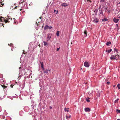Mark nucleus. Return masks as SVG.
<instances>
[{
	"instance_id": "f257e3e1",
	"label": "nucleus",
	"mask_w": 120,
	"mask_h": 120,
	"mask_svg": "<svg viewBox=\"0 0 120 120\" xmlns=\"http://www.w3.org/2000/svg\"><path fill=\"white\" fill-rule=\"evenodd\" d=\"M98 10L99 13V15H104L103 11L101 8V5L99 6L98 8Z\"/></svg>"
},
{
	"instance_id": "f03ea898",
	"label": "nucleus",
	"mask_w": 120,
	"mask_h": 120,
	"mask_svg": "<svg viewBox=\"0 0 120 120\" xmlns=\"http://www.w3.org/2000/svg\"><path fill=\"white\" fill-rule=\"evenodd\" d=\"M116 56H115V55H111L110 57V59L111 60H112V59H113L114 60H117V57H116Z\"/></svg>"
},
{
	"instance_id": "7ed1b4c3",
	"label": "nucleus",
	"mask_w": 120,
	"mask_h": 120,
	"mask_svg": "<svg viewBox=\"0 0 120 120\" xmlns=\"http://www.w3.org/2000/svg\"><path fill=\"white\" fill-rule=\"evenodd\" d=\"M51 35L49 34H48L47 35V40L48 41H49L50 40V39L51 38Z\"/></svg>"
},
{
	"instance_id": "20e7f679",
	"label": "nucleus",
	"mask_w": 120,
	"mask_h": 120,
	"mask_svg": "<svg viewBox=\"0 0 120 120\" xmlns=\"http://www.w3.org/2000/svg\"><path fill=\"white\" fill-rule=\"evenodd\" d=\"M84 65L86 67H88L89 66V65L88 63L87 62H85L84 64Z\"/></svg>"
},
{
	"instance_id": "39448f33",
	"label": "nucleus",
	"mask_w": 120,
	"mask_h": 120,
	"mask_svg": "<svg viewBox=\"0 0 120 120\" xmlns=\"http://www.w3.org/2000/svg\"><path fill=\"white\" fill-rule=\"evenodd\" d=\"M99 19L96 18H95L93 20V22L96 23H97L99 22Z\"/></svg>"
},
{
	"instance_id": "423d86ee",
	"label": "nucleus",
	"mask_w": 120,
	"mask_h": 120,
	"mask_svg": "<svg viewBox=\"0 0 120 120\" xmlns=\"http://www.w3.org/2000/svg\"><path fill=\"white\" fill-rule=\"evenodd\" d=\"M84 110L86 112H89L90 111V109L89 108H85Z\"/></svg>"
},
{
	"instance_id": "0eeeda50",
	"label": "nucleus",
	"mask_w": 120,
	"mask_h": 120,
	"mask_svg": "<svg viewBox=\"0 0 120 120\" xmlns=\"http://www.w3.org/2000/svg\"><path fill=\"white\" fill-rule=\"evenodd\" d=\"M113 20L115 22L117 23L119 21V19H116L115 18H114L113 19Z\"/></svg>"
},
{
	"instance_id": "6e6552de",
	"label": "nucleus",
	"mask_w": 120,
	"mask_h": 120,
	"mask_svg": "<svg viewBox=\"0 0 120 120\" xmlns=\"http://www.w3.org/2000/svg\"><path fill=\"white\" fill-rule=\"evenodd\" d=\"M61 6H62L66 7L68 6L67 4L65 3H64L61 4Z\"/></svg>"
},
{
	"instance_id": "1a4fd4ad",
	"label": "nucleus",
	"mask_w": 120,
	"mask_h": 120,
	"mask_svg": "<svg viewBox=\"0 0 120 120\" xmlns=\"http://www.w3.org/2000/svg\"><path fill=\"white\" fill-rule=\"evenodd\" d=\"M50 71V70L49 69H48L44 71V73H48V71Z\"/></svg>"
},
{
	"instance_id": "9d476101",
	"label": "nucleus",
	"mask_w": 120,
	"mask_h": 120,
	"mask_svg": "<svg viewBox=\"0 0 120 120\" xmlns=\"http://www.w3.org/2000/svg\"><path fill=\"white\" fill-rule=\"evenodd\" d=\"M5 21V20L4 19V18L3 17H0V21L1 22H2L3 21Z\"/></svg>"
},
{
	"instance_id": "9b49d317",
	"label": "nucleus",
	"mask_w": 120,
	"mask_h": 120,
	"mask_svg": "<svg viewBox=\"0 0 120 120\" xmlns=\"http://www.w3.org/2000/svg\"><path fill=\"white\" fill-rule=\"evenodd\" d=\"M98 10L97 9H96L94 10V12L95 13V15H97V12Z\"/></svg>"
},
{
	"instance_id": "f8f14e48",
	"label": "nucleus",
	"mask_w": 120,
	"mask_h": 120,
	"mask_svg": "<svg viewBox=\"0 0 120 120\" xmlns=\"http://www.w3.org/2000/svg\"><path fill=\"white\" fill-rule=\"evenodd\" d=\"M84 36L86 37L87 36L86 30H84Z\"/></svg>"
},
{
	"instance_id": "ddd939ff",
	"label": "nucleus",
	"mask_w": 120,
	"mask_h": 120,
	"mask_svg": "<svg viewBox=\"0 0 120 120\" xmlns=\"http://www.w3.org/2000/svg\"><path fill=\"white\" fill-rule=\"evenodd\" d=\"M108 19L104 17L103 19H102V20L103 22L107 21Z\"/></svg>"
},
{
	"instance_id": "4468645a",
	"label": "nucleus",
	"mask_w": 120,
	"mask_h": 120,
	"mask_svg": "<svg viewBox=\"0 0 120 120\" xmlns=\"http://www.w3.org/2000/svg\"><path fill=\"white\" fill-rule=\"evenodd\" d=\"M64 111L65 112H68L69 111V108H65L64 109Z\"/></svg>"
},
{
	"instance_id": "2eb2a0df",
	"label": "nucleus",
	"mask_w": 120,
	"mask_h": 120,
	"mask_svg": "<svg viewBox=\"0 0 120 120\" xmlns=\"http://www.w3.org/2000/svg\"><path fill=\"white\" fill-rule=\"evenodd\" d=\"M90 98H86V100L87 102H90Z\"/></svg>"
},
{
	"instance_id": "dca6fc26",
	"label": "nucleus",
	"mask_w": 120,
	"mask_h": 120,
	"mask_svg": "<svg viewBox=\"0 0 120 120\" xmlns=\"http://www.w3.org/2000/svg\"><path fill=\"white\" fill-rule=\"evenodd\" d=\"M114 52H116V53H118V50L116 48H115L114 49Z\"/></svg>"
},
{
	"instance_id": "f3484780",
	"label": "nucleus",
	"mask_w": 120,
	"mask_h": 120,
	"mask_svg": "<svg viewBox=\"0 0 120 120\" xmlns=\"http://www.w3.org/2000/svg\"><path fill=\"white\" fill-rule=\"evenodd\" d=\"M48 25H46L44 27V29L45 30H46L47 29H48Z\"/></svg>"
},
{
	"instance_id": "a211bd4d",
	"label": "nucleus",
	"mask_w": 120,
	"mask_h": 120,
	"mask_svg": "<svg viewBox=\"0 0 120 120\" xmlns=\"http://www.w3.org/2000/svg\"><path fill=\"white\" fill-rule=\"evenodd\" d=\"M112 50L111 49H110L108 50V51L106 50V52H107V51L108 52L110 53V52Z\"/></svg>"
},
{
	"instance_id": "6ab92c4d",
	"label": "nucleus",
	"mask_w": 120,
	"mask_h": 120,
	"mask_svg": "<svg viewBox=\"0 0 120 120\" xmlns=\"http://www.w3.org/2000/svg\"><path fill=\"white\" fill-rule=\"evenodd\" d=\"M43 42L44 43V45L46 46L47 45V43L45 41H43Z\"/></svg>"
},
{
	"instance_id": "aec40b11",
	"label": "nucleus",
	"mask_w": 120,
	"mask_h": 120,
	"mask_svg": "<svg viewBox=\"0 0 120 120\" xmlns=\"http://www.w3.org/2000/svg\"><path fill=\"white\" fill-rule=\"evenodd\" d=\"M111 44V42L110 41H109L106 43V45H109V44Z\"/></svg>"
},
{
	"instance_id": "412c9836",
	"label": "nucleus",
	"mask_w": 120,
	"mask_h": 120,
	"mask_svg": "<svg viewBox=\"0 0 120 120\" xmlns=\"http://www.w3.org/2000/svg\"><path fill=\"white\" fill-rule=\"evenodd\" d=\"M41 64V67H44V65L43 64V63L42 62H40Z\"/></svg>"
},
{
	"instance_id": "4be33fe9",
	"label": "nucleus",
	"mask_w": 120,
	"mask_h": 120,
	"mask_svg": "<svg viewBox=\"0 0 120 120\" xmlns=\"http://www.w3.org/2000/svg\"><path fill=\"white\" fill-rule=\"evenodd\" d=\"M59 33H60V31H59L58 30L56 33V35L57 36H58L59 35Z\"/></svg>"
},
{
	"instance_id": "5701e85b",
	"label": "nucleus",
	"mask_w": 120,
	"mask_h": 120,
	"mask_svg": "<svg viewBox=\"0 0 120 120\" xmlns=\"http://www.w3.org/2000/svg\"><path fill=\"white\" fill-rule=\"evenodd\" d=\"M71 117V115L69 116H68L67 115L66 116V118L67 119H68V118H70Z\"/></svg>"
},
{
	"instance_id": "b1692460",
	"label": "nucleus",
	"mask_w": 120,
	"mask_h": 120,
	"mask_svg": "<svg viewBox=\"0 0 120 120\" xmlns=\"http://www.w3.org/2000/svg\"><path fill=\"white\" fill-rule=\"evenodd\" d=\"M118 100H119V99L118 98H117L116 100L114 102L115 103H116L118 102Z\"/></svg>"
},
{
	"instance_id": "393cba45",
	"label": "nucleus",
	"mask_w": 120,
	"mask_h": 120,
	"mask_svg": "<svg viewBox=\"0 0 120 120\" xmlns=\"http://www.w3.org/2000/svg\"><path fill=\"white\" fill-rule=\"evenodd\" d=\"M117 86L119 89H120V85L119 84H118L117 85Z\"/></svg>"
},
{
	"instance_id": "a878e982",
	"label": "nucleus",
	"mask_w": 120,
	"mask_h": 120,
	"mask_svg": "<svg viewBox=\"0 0 120 120\" xmlns=\"http://www.w3.org/2000/svg\"><path fill=\"white\" fill-rule=\"evenodd\" d=\"M25 1V0H20V2L19 3H21Z\"/></svg>"
},
{
	"instance_id": "bb28decb",
	"label": "nucleus",
	"mask_w": 120,
	"mask_h": 120,
	"mask_svg": "<svg viewBox=\"0 0 120 120\" xmlns=\"http://www.w3.org/2000/svg\"><path fill=\"white\" fill-rule=\"evenodd\" d=\"M58 11H57L56 10H54V13H55L56 14H57L58 13Z\"/></svg>"
},
{
	"instance_id": "cd10ccee",
	"label": "nucleus",
	"mask_w": 120,
	"mask_h": 120,
	"mask_svg": "<svg viewBox=\"0 0 120 120\" xmlns=\"http://www.w3.org/2000/svg\"><path fill=\"white\" fill-rule=\"evenodd\" d=\"M116 111L117 113H120V110L117 109L116 110Z\"/></svg>"
},
{
	"instance_id": "c85d7f7f",
	"label": "nucleus",
	"mask_w": 120,
	"mask_h": 120,
	"mask_svg": "<svg viewBox=\"0 0 120 120\" xmlns=\"http://www.w3.org/2000/svg\"><path fill=\"white\" fill-rule=\"evenodd\" d=\"M21 113H22L23 112L22 111H21L19 113V114L20 115H21V116H22V114H21Z\"/></svg>"
},
{
	"instance_id": "c756f323",
	"label": "nucleus",
	"mask_w": 120,
	"mask_h": 120,
	"mask_svg": "<svg viewBox=\"0 0 120 120\" xmlns=\"http://www.w3.org/2000/svg\"><path fill=\"white\" fill-rule=\"evenodd\" d=\"M115 56H116V57H117V58H118L119 59V56L118 55H115Z\"/></svg>"
},
{
	"instance_id": "7c9ffc66",
	"label": "nucleus",
	"mask_w": 120,
	"mask_h": 120,
	"mask_svg": "<svg viewBox=\"0 0 120 120\" xmlns=\"http://www.w3.org/2000/svg\"><path fill=\"white\" fill-rule=\"evenodd\" d=\"M52 28V26H48V29H51Z\"/></svg>"
},
{
	"instance_id": "2f4dec72",
	"label": "nucleus",
	"mask_w": 120,
	"mask_h": 120,
	"mask_svg": "<svg viewBox=\"0 0 120 120\" xmlns=\"http://www.w3.org/2000/svg\"><path fill=\"white\" fill-rule=\"evenodd\" d=\"M0 117H1V116H2L3 119H4L5 117V116H0Z\"/></svg>"
},
{
	"instance_id": "473e14b6",
	"label": "nucleus",
	"mask_w": 120,
	"mask_h": 120,
	"mask_svg": "<svg viewBox=\"0 0 120 120\" xmlns=\"http://www.w3.org/2000/svg\"><path fill=\"white\" fill-rule=\"evenodd\" d=\"M117 6L120 7V2L118 3L117 4Z\"/></svg>"
},
{
	"instance_id": "72a5a7b5",
	"label": "nucleus",
	"mask_w": 120,
	"mask_h": 120,
	"mask_svg": "<svg viewBox=\"0 0 120 120\" xmlns=\"http://www.w3.org/2000/svg\"><path fill=\"white\" fill-rule=\"evenodd\" d=\"M105 0H100V2H104L105 1Z\"/></svg>"
},
{
	"instance_id": "f704fd0d",
	"label": "nucleus",
	"mask_w": 120,
	"mask_h": 120,
	"mask_svg": "<svg viewBox=\"0 0 120 120\" xmlns=\"http://www.w3.org/2000/svg\"><path fill=\"white\" fill-rule=\"evenodd\" d=\"M108 11V8H105V12Z\"/></svg>"
},
{
	"instance_id": "c9c22d12",
	"label": "nucleus",
	"mask_w": 120,
	"mask_h": 120,
	"mask_svg": "<svg viewBox=\"0 0 120 120\" xmlns=\"http://www.w3.org/2000/svg\"><path fill=\"white\" fill-rule=\"evenodd\" d=\"M60 49V48H58L56 50L57 51H58Z\"/></svg>"
},
{
	"instance_id": "e433bc0d",
	"label": "nucleus",
	"mask_w": 120,
	"mask_h": 120,
	"mask_svg": "<svg viewBox=\"0 0 120 120\" xmlns=\"http://www.w3.org/2000/svg\"><path fill=\"white\" fill-rule=\"evenodd\" d=\"M8 21V20H7L5 21V23H6Z\"/></svg>"
},
{
	"instance_id": "4c0bfd02",
	"label": "nucleus",
	"mask_w": 120,
	"mask_h": 120,
	"mask_svg": "<svg viewBox=\"0 0 120 120\" xmlns=\"http://www.w3.org/2000/svg\"><path fill=\"white\" fill-rule=\"evenodd\" d=\"M31 107H32V109H34V106L33 105H31Z\"/></svg>"
},
{
	"instance_id": "58836bf2",
	"label": "nucleus",
	"mask_w": 120,
	"mask_h": 120,
	"mask_svg": "<svg viewBox=\"0 0 120 120\" xmlns=\"http://www.w3.org/2000/svg\"><path fill=\"white\" fill-rule=\"evenodd\" d=\"M107 84L109 85L110 84V82H107Z\"/></svg>"
},
{
	"instance_id": "ea45409f",
	"label": "nucleus",
	"mask_w": 120,
	"mask_h": 120,
	"mask_svg": "<svg viewBox=\"0 0 120 120\" xmlns=\"http://www.w3.org/2000/svg\"><path fill=\"white\" fill-rule=\"evenodd\" d=\"M1 107L0 106V112H1Z\"/></svg>"
},
{
	"instance_id": "a19ab883",
	"label": "nucleus",
	"mask_w": 120,
	"mask_h": 120,
	"mask_svg": "<svg viewBox=\"0 0 120 120\" xmlns=\"http://www.w3.org/2000/svg\"><path fill=\"white\" fill-rule=\"evenodd\" d=\"M110 11L109 10L108 11V13L109 14L110 13Z\"/></svg>"
},
{
	"instance_id": "79ce46f5",
	"label": "nucleus",
	"mask_w": 120,
	"mask_h": 120,
	"mask_svg": "<svg viewBox=\"0 0 120 120\" xmlns=\"http://www.w3.org/2000/svg\"><path fill=\"white\" fill-rule=\"evenodd\" d=\"M10 45L11 46H12L13 47V45L12 44V43H11L10 44Z\"/></svg>"
},
{
	"instance_id": "37998d69",
	"label": "nucleus",
	"mask_w": 120,
	"mask_h": 120,
	"mask_svg": "<svg viewBox=\"0 0 120 120\" xmlns=\"http://www.w3.org/2000/svg\"><path fill=\"white\" fill-rule=\"evenodd\" d=\"M41 68H42V69L43 70H44V67H43V68L42 67Z\"/></svg>"
},
{
	"instance_id": "c03bdc74",
	"label": "nucleus",
	"mask_w": 120,
	"mask_h": 120,
	"mask_svg": "<svg viewBox=\"0 0 120 120\" xmlns=\"http://www.w3.org/2000/svg\"><path fill=\"white\" fill-rule=\"evenodd\" d=\"M49 108H50V109H51L52 108V107L51 106H50Z\"/></svg>"
},
{
	"instance_id": "a18cd8bd",
	"label": "nucleus",
	"mask_w": 120,
	"mask_h": 120,
	"mask_svg": "<svg viewBox=\"0 0 120 120\" xmlns=\"http://www.w3.org/2000/svg\"><path fill=\"white\" fill-rule=\"evenodd\" d=\"M17 8V6H16L15 7V9H16Z\"/></svg>"
},
{
	"instance_id": "49530a36",
	"label": "nucleus",
	"mask_w": 120,
	"mask_h": 120,
	"mask_svg": "<svg viewBox=\"0 0 120 120\" xmlns=\"http://www.w3.org/2000/svg\"><path fill=\"white\" fill-rule=\"evenodd\" d=\"M31 45V44H30V45H29V46H30Z\"/></svg>"
},
{
	"instance_id": "de8ad7c7",
	"label": "nucleus",
	"mask_w": 120,
	"mask_h": 120,
	"mask_svg": "<svg viewBox=\"0 0 120 120\" xmlns=\"http://www.w3.org/2000/svg\"><path fill=\"white\" fill-rule=\"evenodd\" d=\"M117 120H120V119H117Z\"/></svg>"
},
{
	"instance_id": "09e8293b",
	"label": "nucleus",
	"mask_w": 120,
	"mask_h": 120,
	"mask_svg": "<svg viewBox=\"0 0 120 120\" xmlns=\"http://www.w3.org/2000/svg\"><path fill=\"white\" fill-rule=\"evenodd\" d=\"M40 18V19H41V17H40V18Z\"/></svg>"
},
{
	"instance_id": "8fccbe9b",
	"label": "nucleus",
	"mask_w": 120,
	"mask_h": 120,
	"mask_svg": "<svg viewBox=\"0 0 120 120\" xmlns=\"http://www.w3.org/2000/svg\"><path fill=\"white\" fill-rule=\"evenodd\" d=\"M8 45H9V46H10V44H8Z\"/></svg>"
},
{
	"instance_id": "3c124183",
	"label": "nucleus",
	"mask_w": 120,
	"mask_h": 120,
	"mask_svg": "<svg viewBox=\"0 0 120 120\" xmlns=\"http://www.w3.org/2000/svg\"><path fill=\"white\" fill-rule=\"evenodd\" d=\"M38 45L39 46V47H40V44H39V45Z\"/></svg>"
},
{
	"instance_id": "603ef678",
	"label": "nucleus",
	"mask_w": 120,
	"mask_h": 120,
	"mask_svg": "<svg viewBox=\"0 0 120 120\" xmlns=\"http://www.w3.org/2000/svg\"><path fill=\"white\" fill-rule=\"evenodd\" d=\"M21 68V67H19V69H20Z\"/></svg>"
},
{
	"instance_id": "864d4df0",
	"label": "nucleus",
	"mask_w": 120,
	"mask_h": 120,
	"mask_svg": "<svg viewBox=\"0 0 120 120\" xmlns=\"http://www.w3.org/2000/svg\"><path fill=\"white\" fill-rule=\"evenodd\" d=\"M2 4V5H3L4 4Z\"/></svg>"
},
{
	"instance_id": "5fc2aeb1",
	"label": "nucleus",
	"mask_w": 120,
	"mask_h": 120,
	"mask_svg": "<svg viewBox=\"0 0 120 120\" xmlns=\"http://www.w3.org/2000/svg\"><path fill=\"white\" fill-rule=\"evenodd\" d=\"M14 23H16V22H14Z\"/></svg>"
},
{
	"instance_id": "6e6d98bb",
	"label": "nucleus",
	"mask_w": 120,
	"mask_h": 120,
	"mask_svg": "<svg viewBox=\"0 0 120 120\" xmlns=\"http://www.w3.org/2000/svg\"><path fill=\"white\" fill-rule=\"evenodd\" d=\"M1 86H2V87H3V85H2Z\"/></svg>"
},
{
	"instance_id": "4d7b16f0",
	"label": "nucleus",
	"mask_w": 120,
	"mask_h": 120,
	"mask_svg": "<svg viewBox=\"0 0 120 120\" xmlns=\"http://www.w3.org/2000/svg\"><path fill=\"white\" fill-rule=\"evenodd\" d=\"M11 50L12 51V49H11Z\"/></svg>"
},
{
	"instance_id": "13d9d810",
	"label": "nucleus",
	"mask_w": 120,
	"mask_h": 120,
	"mask_svg": "<svg viewBox=\"0 0 120 120\" xmlns=\"http://www.w3.org/2000/svg\"><path fill=\"white\" fill-rule=\"evenodd\" d=\"M5 18H6V19H7V18H6V17Z\"/></svg>"
},
{
	"instance_id": "bf43d9fd",
	"label": "nucleus",
	"mask_w": 120,
	"mask_h": 120,
	"mask_svg": "<svg viewBox=\"0 0 120 120\" xmlns=\"http://www.w3.org/2000/svg\"><path fill=\"white\" fill-rule=\"evenodd\" d=\"M43 14H45L44 13H43Z\"/></svg>"
},
{
	"instance_id": "052dcab7",
	"label": "nucleus",
	"mask_w": 120,
	"mask_h": 120,
	"mask_svg": "<svg viewBox=\"0 0 120 120\" xmlns=\"http://www.w3.org/2000/svg\"><path fill=\"white\" fill-rule=\"evenodd\" d=\"M113 87H115V86L114 85V86H113Z\"/></svg>"
},
{
	"instance_id": "680f3d73",
	"label": "nucleus",
	"mask_w": 120,
	"mask_h": 120,
	"mask_svg": "<svg viewBox=\"0 0 120 120\" xmlns=\"http://www.w3.org/2000/svg\"><path fill=\"white\" fill-rule=\"evenodd\" d=\"M15 4H14V5H15Z\"/></svg>"
},
{
	"instance_id": "e2e57ef3",
	"label": "nucleus",
	"mask_w": 120,
	"mask_h": 120,
	"mask_svg": "<svg viewBox=\"0 0 120 120\" xmlns=\"http://www.w3.org/2000/svg\"><path fill=\"white\" fill-rule=\"evenodd\" d=\"M6 87L5 86V87Z\"/></svg>"
},
{
	"instance_id": "0e129e2a",
	"label": "nucleus",
	"mask_w": 120,
	"mask_h": 120,
	"mask_svg": "<svg viewBox=\"0 0 120 120\" xmlns=\"http://www.w3.org/2000/svg\"><path fill=\"white\" fill-rule=\"evenodd\" d=\"M26 0H25V1H26Z\"/></svg>"
}]
</instances>
